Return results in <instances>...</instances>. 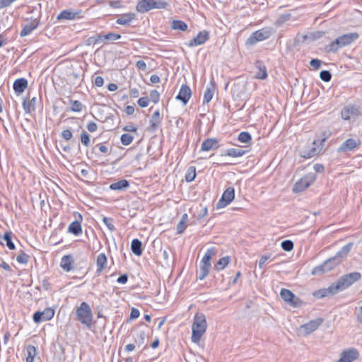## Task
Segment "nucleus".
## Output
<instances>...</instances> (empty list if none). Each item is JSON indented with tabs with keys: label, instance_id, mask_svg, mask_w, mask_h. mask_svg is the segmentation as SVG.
Returning <instances> with one entry per match:
<instances>
[{
	"label": "nucleus",
	"instance_id": "obj_11",
	"mask_svg": "<svg viewBox=\"0 0 362 362\" xmlns=\"http://www.w3.org/2000/svg\"><path fill=\"white\" fill-rule=\"evenodd\" d=\"M40 24V20L38 18H30V21L23 25V28L20 33L21 37H25L31 34V33L37 28Z\"/></svg>",
	"mask_w": 362,
	"mask_h": 362
},
{
	"label": "nucleus",
	"instance_id": "obj_33",
	"mask_svg": "<svg viewBox=\"0 0 362 362\" xmlns=\"http://www.w3.org/2000/svg\"><path fill=\"white\" fill-rule=\"evenodd\" d=\"M246 153V151H244V150H242V149H240V148H229L224 153H222L221 156H230V157H233V158H238V157H240L243 155H245Z\"/></svg>",
	"mask_w": 362,
	"mask_h": 362
},
{
	"label": "nucleus",
	"instance_id": "obj_4",
	"mask_svg": "<svg viewBox=\"0 0 362 362\" xmlns=\"http://www.w3.org/2000/svg\"><path fill=\"white\" fill-rule=\"evenodd\" d=\"M76 320L88 328L92 326L93 315L88 303L82 302L76 310Z\"/></svg>",
	"mask_w": 362,
	"mask_h": 362
},
{
	"label": "nucleus",
	"instance_id": "obj_32",
	"mask_svg": "<svg viewBox=\"0 0 362 362\" xmlns=\"http://www.w3.org/2000/svg\"><path fill=\"white\" fill-rule=\"evenodd\" d=\"M187 221H188V215L186 213L183 214L181 217L180 221L178 222L177 227H176L177 234L181 235L185 232V230L187 228Z\"/></svg>",
	"mask_w": 362,
	"mask_h": 362
},
{
	"label": "nucleus",
	"instance_id": "obj_25",
	"mask_svg": "<svg viewBox=\"0 0 362 362\" xmlns=\"http://www.w3.org/2000/svg\"><path fill=\"white\" fill-rule=\"evenodd\" d=\"M74 258L71 255H64L61 260L60 267L66 272H69L74 268Z\"/></svg>",
	"mask_w": 362,
	"mask_h": 362
},
{
	"label": "nucleus",
	"instance_id": "obj_3",
	"mask_svg": "<svg viewBox=\"0 0 362 362\" xmlns=\"http://www.w3.org/2000/svg\"><path fill=\"white\" fill-rule=\"evenodd\" d=\"M207 322L205 315L202 313H197L194 317V322L192 326V341L198 344L206 332Z\"/></svg>",
	"mask_w": 362,
	"mask_h": 362
},
{
	"label": "nucleus",
	"instance_id": "obj_38",
	"mask_svg": "<svg viewBox=\"0 0 362 362\" xmlns=\"http://www.w3.org/2000/svg\"><path fill=\"white\" fill-rule=\"evenodd\" d=\"M323 264H325V270H327V272L332 270L334 267H335L336 266L339 265L340 263L339 262V260H337L336 259V257L334 256V257H332L329 259H327V260H325Z\"/></svg>",
	"mask_w": 362,
	"mask_h": 362
},
{
	"label": "nucleus",
	"instance_id": "obj_29",
	"mask_svg": "<svg viewBox=\"0 0 362 362\" xmlns=\"http://www.w3.org/2000/svg\"><path fill=\"white\" fill-rule=\"evenodd\" d=\"M107 257L105 253H100L97 257L96 260V265H97V270L96 272L98 274H100L102 271L107 266Z\"/></svg>",
	"mask_w": 362,
	"mask_h": 362
},
{
	"label": "nucleus",
	"instance_id": "obj_62",
	"mask_svg": "<svg viewBox=\"0 0 362 362\" xmlns=\"http://www.w3.org/2000/svg\"><path fill=\"white\" fill-rule=\"evenodd\" d=\"M127 281H128V275L127 274L120 275L117 279V283L122 284H126L127 282Z\"/></svg>",
	"mask_w": 362,
	"mask_h": 362
},
{
	"label": "nucleus",
	"instance_id": "obj_2",
	"mask_svg": "<svg viewBox=\"0 0 362 362\" xmlns=\"http://www.w3.org/2000/svg\"><path fill=\"white\" fill-rule=\"evenodd\" d=\"M359 35L358 33H346L337 37L329 45H326L325 50L327 53H336L339 49L351 45L358 40Z\"/></svg>",
	"mask_w": 362,
	"mask_h": 362
},
{
	"label": "nucleus",
	"instance_id": "obj_35",
	"mask_svg": "<svg viewBox=\"0 0 362 362\" xmlns=\"http://www.w3.org/2000/svg\"><path fill=\"white\" fill-rule=\"evenodd\" d=\"M230 256H225L218 259L216 264L214 265V269L217 271L223 270L230 262Z\"/></svg>",
	"mask_w": 362,
	"mask_h": 362
},
{
	"label": "nucleus",
	"instance_id": "obj_51",
	"mask_svg": "<svg viewBox=\"0 0 362 362\" xmlns=\"http://www.w3.org/2000/svg\"><path fill=\"white\" fill-rule=\"evenodd\" d=\"M104 39L107 41H115L119 40L122 36L120 34L114 33H108L107 34H104Z\"/></svg>",
	"mask_w": 362,
	"mask_h": 362
},
{
	"label": "nucleus",
	"instance_id": "obj_60",
	"mask_svg": "<svg viewBox=\"0 0 362 362\" xmlns=\"http://www.w3.org/2000/svg\"><path fill=\"white\" fill-rule=\"evenodd\" d=\"M98 129V125L95 122H90L88 124H87V129L90 132H94L97 130Z\"/></svg>",
	"mask_w": 362,
	"mask_h": 362
},
{
	"label": "nucleus",
	"instance_id": "obj_6",
	"mask_svg": "<svg viewBox=\"0 0 362 362\" xmlns=\"http://www.w3.org/2000/svg\"><path fill=\"white\" fill-rule=\"evenodd\" d=\"M272 32L269 28H262L252 33L247 39V45H253L257 42L263 41L270 37Z\"/></svg>",
	"mask_w": 362,
	"mask_h": 362
},
{
	"label": "nucleus",
	"instance_id": "obj_40",
	"mask_svg": "<svg viewBox=\"0 0 362 362\" xmlns=\"http://www.w3.org/2000/svg\"><path fill=\"white\" fill-rule=\"evenodd\" d=\"M287 304L293 308H300L304 304V302L300 298L293 293V296L291 297Z\"/></svg>",
	"mask_w": 362,
	"mask_h": 362
},
{
	"label": "nucleus",
	"instance_id": "obj_39",
	"mask_svg": "<svg viewBox=\"0 0 362 362\" xmlns=\"http://www.w3.org/2000/svg\"><path fill=\"white\" fill-rule=\"evenodd\" d=\"M171 28L173 30L185 31L187 29V25L185 22L180 20H174L172 22Z\"/></svg>",
	"mask_w": 362,
	"mask_h": 362
},
{
	"label": "nucleus",
	"instance_id": "obj_30",
	"mask_svg": "<svg viewBox=\"0 0 362 362\" xmlns=\"http://www.w3.org/2000/svg\"><path fill=\"white\" fill-rule=\"evenodd\" d=\"M132 252L136 256H141L143 252L142 243L137 238L133 239L131 243Z\"/></svg>",
	"mask_w": 362,
	"mask_h": 362
},
{
	"label": "nucleus",
	"instance_id": "obj_21",
	"mask_svg": "<svg viewBox=\"0 0 362 362\" xmlns=\"http://www.w3.org/2000/svg\"><path fill=\"white\" fill-rule=\"evenodd\" d=\"M255 68L257 69V71L255 75L256 78L264 80L267 78L268 74L267 68L262 62L257 61L255 63Z\"/></svg>",
	"mask_w": 362,
	"mask_h": 362
},
{
	"label": "nucleus",
	"instance_id": "obj_12",
	"mask_svg": "<svg viewBox=\"0 0 362 362\" xmlns=\"http://www.w3.org/2000/svg\"><path fill=\"white\" fill-rule=\"evenodd\" d=\"M361 142L360 139H354L352 138L344 141L337 148L338 153L347 152L354 151L355 148L359 146Z\"/></svg>",
	"mask_w": 362,
	"mask_h": 362
},
{
	"label": "nucleus",
	"instance_id": "obj_64",
	"mask_svg": "<svg viewBox=\"0 0 362 362\" xmlns=\"http://www.w3.org/2000/svg\"><path fill=\"white\" fill-rule=\"evenodd\" d=\"M313 168L316 173H322L325 170V167L322 164L317 163L313 166Z\"/></svg>",
	"mask_w": 362,
	"mask_h": 362
},
{
	"label": "nucleus",
	"instance_id": "obj_18",
	"mask_svg": "<svg viewBox=\"0 0 362 362\" xmlns=\"http://www.w3.org/2000/svg\"><path fill=\"white\" fill-rule=\"evenodd\" d=\"M323 322V318H316L303 325L301 328L305 332L306 334H310L316 330L322 324Z\"/></svg>",
	"mask_w": 362,
	"mask_h": 362
},
{
	"label": "nucleus",
	"instance_id": "obj_5",
	"mask_svg": "<svg viewBox=\"0 0 362 362\" xmlns=\"http://www.w3.org/2000/svg\"><path fill=\"white\" fill-rule=\"evenodd\" d=\"M168 4L162 0H140L136 6V10L140 13L148 12L152 9H165Z\"/></svg>",
	"mask_w": 362,
	"mask_h": 362
},
{
	"label": "nucleus",
	"instance_id": "obj_56",
	"mask_svg": "<svg viewBox=\"0 0 362 362\" xmlns=\"http://www.w3.org/2000/svg\"><path fill=\"white\" fill-rule=\"evenodd\" d=\"M310 65L315 69L317 70L322 65V61L318 59H312L310 61Z\"/></svg>",
	"mask_w": 362,
	"mask_h": 362
},
{
	"label": "nucleus",
	"instance_id": "obj_16",
	"mask_svg": "<svg viewBox=\"0 0 362 362\" xmlns=\"http://www.w3.org/2000/svg\"><path fill=\"white\" fill-rule=\"evenodd\" d=\"M209 38V33L206 30L200 31L196 37L190 40L187 45L188 47H194L203 45Z\"/></svg>",
	"mask_w": 362,
	"mask_h": 362
},
{
	"label": "nucleus",
	"instance_id": "obj_45",
	"mask_svg": "<svg viewBox=\"0 0 362 362\" xmlns=\"http://www.w3.org/2000/svg\"><path fill=\"white\" fill-rule=\"evenodd\" d=\"M70 110L72 112H81L83 107V105L78 100H70Z\"/></svg>",
	"mask_w": 362,
	"mask_h": 362
},
{
	"label": "nucleus",
	"instance_id": "obj_49",
	"mask_svg": "<svg viewBox=\"0 0 362 362\" xmlns=\"http://www.w3.org/2000/svg\"><path fill=\"white\" fill-rule=\"evenodd\" d=\"M81 142L85 146H89L90 144V136L85 130H83L81 134Z\"/></svg>",
	"mask_w": 362,
	"mask_h": 362
},
{
	"label": "nucleus",
	"instance_id": "obj_42",
	"mask_svg": "<svg viewBox=\"0 0 362 362\" xmlns=\"http://www.w3.org/2000/svg\"><path fill=\"white\" fill-rule=\"evenodd\" d=\"M30 256L27 255L23 250H21L19 255L16 257V261L22 264H27L29 262Z\"/></svg>",
	"mask_w": 362,
	"mask_h": 362
},
{
	"label": "nucleus",
	"instance_id": "obj_7",
	"mask_svg": "<svg viewBox=\"0 0 362 362\" xmlns=\"http://www.w3.org/2000/svg\"><path fill=\"white\" fill-rule=\"evenodd\" d=\"M316 179L315 174H309L300 179L293 187V192H300L309 187Z\"/></svg>",
	"mask_w": 362,
	"mask_h": 362
},
{
	"label": "nucleus",
	"instance_id": "obj_53",
	"mask_svg": "<svg viewBox=\"0 0 362 362\" xmlns=\"http://www.w3.org/2000/svg\"><path fill=\"white\" fill-rule=\"evenodd\" d=\"M103 222L110 231H113L115 230L112 218L108 217H103Z\"/></svg>",
	"mask_w": 362,
	"mask_h": 362
},
{
	"label": "nucleus",
	"instance_id": "obj_47",
	"mask_svg": "<svg viewBox=\"0 0 362 362\" xmlns=\"http://www.w3.org/2000/svg\"><path fill=\"white\" fill-rule=\"evenodd\" d=\"M133 139V136L127 133L122 134L120 137L121 143L124 146L129 145L132 142Z\"/></svg>",
	"mask_w": 362,
	"mask_h": 362
},
{
	"label": "nucleus",
	"instance_id": "obj_44",
	"mask_svg": "<svg viewBox=\"0 0 362 362\" xmlns=\"http://www.w3.org/2000/svg\"><path fill=\"white\" fill-rule=\"evenodd\" d=\"M213 254H214V252H213L212 249L207 250V251L206 252V253L203 256V257H202V259L201 260L200 264L211 265V259Z\"/></svg>",
	"mask_w": 362,
	"mask_h": 362
},
{
	"label": "nucleus",
	"instance_id": "obj_10",
	"mask_svg": "<svg viewBox=\"0 0 362 362\" xmlns=\"http://www.w3.org/2000/svg\"><path fill=\"white\" fill-rule=\"evenodd\" d=\"M54 315V310L51 308H47L43 311H37L33 315V320L35 323L50 320Z\"/></svg>",
	"mask_w": 362,
	"mask_h": 362
},
{
	"label": "nucleus",
	"instance_id": "obj_34",
	"mask_svg": "<svg viewBox=\"0 0 362 362\" xmlns=\"http://www.w3.org/2000/svg\"><path fill=\"white\" fill-rule=\"evenodd\" d=\"M211 265L200 264L199 272L197 273V279L204 280L209 274Z\"/></svg>",
	"mask_w": 362,
	"mask_h": 362
},
{
	"label": "nucleus",
	"instance_id": "obj_27",
	"mask_svg": "<svg viewBox=\"0 0 362 362\" xmlns=\"http://www.w3.org/2000/svg\"><path fill=\"white\" fill-rule=\"evenodd\" d=\"M215 82L214 81V79H212L211 81H210V83L209 85L206 87L205 91H204V97H203V103L205 104V103H209L213 96H214V88H215Z\"/></svg>",
	"mask_w": 362,
	"mask_h": 362
},
{
	"label": "nucleus",
	"instance_id": "obj_1",
	"mask_svg": "<svg viewBox=\"0 0 362 362\" xmlns=\"http://www.w3.org/2000/svg\"><path fill=\"white\" fill-rule=\"evenodd\" d=\"M360 272H354L341 276L336 282L332 283L328 288H324L315 291L313 295L316 298H322L324 297L332 296L342 291L355 282L361 279Z\"/></svg>",
	"mask_w": 362,
	"mask_h": 362
},
{
	"label": "nucleus",
	"instance_id": "obj_19",
	"mask_svg": "<svg viewBox=\"0 0 362 362\" xmlns=\"http://www.w3.org/2000/svg\"><path fill=\"white\" fill-rule=\"evenodd\" d=\"M359 357V353L356 349H349L341 354L340 362H352Z\"/></svg>",
	"mask_w": 362,
	"mask_h": 362
},
{
	"label": "nucleus",
	"instance_id": "obj_24",
	"mask_svg": "<svg viewBox=\"0 0 362 362\" xmlns=\"http://www.w3.org/2000/svg\"><path fill=\"white\" fill-rule=\"evenodd\" d=\"M28 81L25 78H20L15 80L13 84L14 91L18 94L22 93L28 87Z\"/></svg>",
	"mask_w": 362,
	"mask_h": 362
},
{
	"label": "nucleus",
	"instance_id": "obj_58",
	"mask_svg": "<svg viewBox=\"0 0 362 362\" xmlns=\"http://www.w3.org/2000/svg\"><path fill=\"white\" fill-rule=\"evenodd\" d=\"M137 103L141 107H146L148 105L149 99L148 97H141L138 100Z\"/></svg>",
	"mask_w": 362,
	"mask_h": 362
},
{
	"label": "nucleus",
	"instance_id": "obj_31",
	"mask_svg": "<svg viewBox=\"0 0 362 362\" xmlns=\"http://www.w3.org/2000/svg\"><path fill=\"white\" fill-rule=\"evenodd\" d=\"M78 13H74L70 10L66 9L62 11L58 16H57V19L58 21L60 20H73L75 19Z\"/></svg>",
	"mask_w": 362,
	"mask_h": 362
},
{
	"label": "nucleus",
	"instance_id": "obj_54",
	"mask_svg": "<svg viewBox=\"0 0 362 362\" xmlns=\"http://www.w3.org/2000/svg\"><path fill=\"white\" fill-rule=\"evenodd\" d=\"M150 99L153 103H158L160 100L159 93L156 90H151L150 93Z\"/></svg>",
	"mask_w": 362,
	"mask_h": 362
},
{
	"label": "nucleus",
	"instance_id": "obj_55",
	"mask_svg": "<svg viewBox=\"0 0 362 362\" xmlns=\"http://www.w3.org/2000/svg\"><path fill=\"white\" fill-rule=\"evenodd\" d=\"M331 136L329 131H325L322 134V138L320 140H317L318 143L323 147L326 140Z\"/></svg>",
	"mask_w": 362,
	"mask_h": 362
},
{
	"label": "nucleus",
	"instance_id": "obj_20",
	"mask_svg": "<svg viewBox=\"0 0 362 362\" xmlns=\"http://www.w3.org/2000/svg\"><path fill=\"white\" fill-rule=\"evenodd\" d=\"M219 147V141L215 138H207L202 144L201 151H209L218 149Z\"/></svg>",
	"mask_w": 362,
	"mask_h": 362
},
{
	"label": "nucleus",
	"instance_id": "obj_26",
	"mask_svg": "<svg viewBox=\"0 0 362 362\" xmlns=\"http://www.w3.org/2000/svg\"><path fill=\"white\" fill-rule=\"evenodd\" d=\"M353 246V243H349L344 245L339 252H337L334 257L337 260H339V263H341L343 259L348 255Z\"/></svg>",
	"mask_w": 362,
	"mask_h": 362
},
{
	"label": "nucleus",
	"instance_id": "obj_50",
	"mask_svg": "<svg viewBox=\"0 0 362 362\" xmlns=\"http://www.w3.org/2000/svg\"><path fill=\"white\" fill-rule=\"evenodd\" d=\"M325 264L322 263V264H320L315 267H314L312 270V272L311 274L313 275H320V274H322L325 272H327V270H325Z\"/></svg>",
	"mask_w": 362,
	"mask_h": 362
},
{
	"label": "nucleus",
	"instance_id": "obj_48",
	"mask_svg": "<svg viewBox=\"0 0 362 362\" xmlns=\"http://www.w3.org/2000/svg\"><path fill=\"white\" fill-rule=\"evenodd\" d=\"M281 248L286 252H290L293 249V243L290 240H285L281 243Z\"/></svg>",
	"mask_w": 362,
	"mask_h": 362
},
{
	"label": "nucleus",
	"instance_id": "obj_57",
	"mask_svg": "<svg viewBox=\"0 0 362 362\" xmlns=\"http://www.w3.org/2000/svg\"><path fill=\"white\" fill-rule=\"evenodd\" d=\"M61 136L66 141L71 139L73 134L70 129H65L61 133Z\"/></svg>",
	"mask_w": 362,
	"mask_h": 362
},
{
	"label": "nucleus",
	"instance_id": "obj_59",
	"mask_svg": "<svg viewBox=\"0 0 362 362\" xmlns=\"http://www.w3.org/2000/svg\"><path fill=\"white\" fill-rule=\"evenodd\" d=\"M139 315H140L139 310L135 308H132L131 310L129 319L130 320H136L139 317Z\"/></svg>",
	"mask_w": 362,
	"mask_h": 362
},
{
	"label": "nucleus",
	"instance_id": "obj_37",
	"mask_svg": "<svg viewBox=\"0 0 362 362\" xmlns=\"http://www.w3.org/2000/svg\"><path fill=\"white\" fill-rule=\"evenodd\" d=\"M12 235L13 233L11 231H6L2 238V241H5L6 246L11 250L15 249V245L12 241Z\"/></svg>",
	"mask_w": 362,
	"mask_h": 362
},
{
	"label": "nucleus",
	"instance_id": "obj_23",
	"mask_svg": "<svg viewBox=\"0 0 362 362\" xmlns=\"http://www.w3.org/2000/svg\"><path fill=\"white\" fill-rule=\"evenodd\" d=\"M37 98L33 97L31 99L27 98L23 99V108L26 114H30L35 110V106L37 103Z\"/></svg>",
	"mask_w": 362,
	"mask_h": 362
},
{
	"label": "nucleus",
	"instance_id": "obj_41",
	"mask_svg": "<svg viewBox=\"0 0 362 362\" xmlns=\"http://www.w3.org/2000/svg\"><path fill=\"white\" fill-rule=\"evenodd\" d=\"M238 140L241 143L248 144L252 141V136L247 132H241L238 136Z\"/></svg>",
	"mask_w": 362,
	"mask_h": 362
},
{
	"label": "nucleus",
	"instance_id": "obj_36",
	"mask_svg": "<svg viewBox=\"0 0 362 362\" xmlns=\"http://www.w3.org/2000/svg\"><path fill=\"white\" fill-rule=\"evenodd\" d=\"M27 356L25 358L26 362H33L34 358L36 355L37 349L33 345H28L26 347Z\"/></svg>",
	"mask_w": 362,
	"mask_h": 362
},
{
	"label": "nucleus",
	"instance_id": "obj_17",
	"mask_svg": "<svg viewBox=\"0 0 362 362\" xmlns=\"http://www.w3.org/2000/svg\"><path fill=\"white\" fill-rule=\"evenodd\" d=\"M161 124V118L159 110L155 111L151 117L149 122V127L148 131L153 133L156 132L160 127Z\"/></svg>",
	"mask_w": 362,
	"mask_h": 362
},
{
	"label": "nucleus",
	"instance_id": "obj_28",
	"mask_svg": "<svg viewBox=\"0 0 362 362\" xmlns=\"http://www.w3.org/2000/svg\"><path fill=\"white\" fill-rule=\"evenodd\" d=\"M129 187V182L125 179L119 180L116 182H113L110 185L112 190L124 191Z\"/></svg>",
	"mask_w": 362,
	"mask_h": 362
},
{
	"label": "nucleus",
	"instance_id": "obj_22",
	"mask_svg": "<svg viewBox=\"0 0 362 362\" xmlns=\"http://www.w3.org/2000/svg\"><path fill=\"white\" fill-rule=\"evenodd\" d=\"M135 19L136 14L134 13H123L116 20V23L122 25H129L132 21Z\"/></svg>",
	"mask_w": 362,
	"mask_h": 362
},
{
	"label": "nucleus",
	"instance_id": "obj_63",
	"mask_svg": "<svg viewBox=\"0 0 362 362\" xmlns=\"http://www.w3.org/2000/svg\"><path fill=\"white\" fill-rule=\"evenodd\" d=\"M13 2V0H0V9L10 6Z\"/></svg>",
	"mask_w": 362,
	"mask_h": 362
},
{
	"label": "nucleus",
	"instance_id": "obj_43",
	"mask_svg": "<svg viewBox=\"0 0 362 362\" xmlns=\"http://www.w3.org/2000/svg\"><path fill=\"white\" fill-rule=\"evenodd\" d=\"M196 177V168L194 166H191L188 168L185 175V180L188 182L193 181Z\"/></svg>",
	"mask_w": 362,
	"mask_h": 362
},
{
	"label": "nucleus",
	"instance_id": "obj_13",
	"mask_svg": "<svg viewBox=\"0 0 362 362\" xmlns=\"http://www.w3.org/2000/svg\"><path fill=\"white\" fill-rule=\"evenodd\" d=\"M74 216L78 218L76 221L71 222L68 227V232L78 236L82 233V227L81 222L82 221V216L78 212L74 213Z\"/></svg>",
	"mask_w": 362,
	"mask_h": 362
},
{
	"label": "nucleus",
	"instance_id": "obj_8",
	"mask_svg": "<svg viewBox=\"0 0 362 362\" xmlns=\"http://www.w3.org/2000/svg\"><path fill=\"white\" fill-rule=\"evenodd\" d=\"M323 147L315 140L310 145L307 146L300 153V156L305 159H309L319 154Z\"/></svg>",
	"mask_w": 362,
	"mask_h": 362
},
{
	"label": "nucleus",
	"instance_id": "obj_15",
	"mask_svg": "<svg viewBox=\"0 0 362 362\" xmlns=\"http://www.w3.org/2000/svg\"><path fill=\"white\" fill-rule=\"evenodd\" d=\"M192 95V91L189 86L187 84H182L180 91L177 96L176 100L182 103L183 105H187Z\"/></svg>",
	"mask_w": 362,
	"mask_h": 362
},
{
	"label": "nucleus",
	"instance_id": "obj_46",
	"mask_svg": "<svg viewBox=\"0 0 362 362\" xmlns=\"http://www.w3.org/2000/svg\"><path fill=\"white\" fill-rule=\"evenodd\" d=\"M293 292L287 288H281L280 291L281 298L286 303L289 301L291 297L293 296Z\"/></svg>",
	"mask_w": 362,
	"mask_h": 362
},
{
	"label": "nucleus",
	"instance_id": "obj_9",
	"mask_svg": "<svg viewBox=\"0 0 362 362\" xmlns=\"http://www.w3.org/2000/svg\"><path fill=\"white\" fill-rule=\"evenodd\" d=\"M235 198V189L233 187H227L223 192L221 199L216 204L217 209H221L228 205Z\"/></svg>",
	"mask_w": 362,
	"mask_h": 362
},
{
	"label": "nucleus",
	"instance_id": "obj_14",
	"mask_svg": "<svg viewBox=\"0 0 362 362\" xmlns=\"http://www.w3.org/2000/svg\"><path fill=\"white\" fill-rule=\"evenodd\" d=\"M360 114V107L355 105L345 106L341 111V117L344 120H349L351 117L358 116Z\"/></svg>",
	"mask_w": 362,
	"mask_h": 362
},
{
	"label": "nucleus",
	"instance_id": "obj_61",
	"mask_svg": "<svg viewBox=\"0 0 362 362\" xmlns=\"http://www.w3.org/2000/svg\"><path fill=\"white\" fill-rule=\"evenodd\" d=\"M136 66L139 70L145 71L146 69V64L143 60L137 61L136 63Z\"/></svg>",
	"mask_w": 362,
	"mask_h": 362
},
{
	"label": "nucleus",
	"instance_id": "obj_52",
	"mask_svg": "<svg viewBox=\"0 0 362 362\" xmlns=\"http://www.w3.org/2000/svg\"><path fill=\"white\" fill-rule=\"evenodd\" d=\"M320 78L325 82H329L332 79V74L329 71L323 70L320 73Z\"/></svg>",
	"mask_w": 362,
	"mask_h": 362
}]
</instances>
